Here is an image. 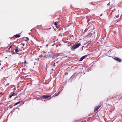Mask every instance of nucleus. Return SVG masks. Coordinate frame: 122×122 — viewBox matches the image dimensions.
I'll return each instance as SVG.
<instances>
[{
  "instance_id": "obj_22",
  "label": "nucleus",
  "mask_w": 122,
  "mask_h": 122,
  "mask_svg": "<svg viewBox=\"0 0 122 122\" xmlns=\"http://www.w3.org/2000/svg\"><path fill=\"white\" fill-rule=\"evenodd\" d=\"M12 47V46H10L9 48V49H10V48H11Z\"/></svg>"
},
{
  "instance_id": "obj_11",
  "label": "nucleus",
  "mask_w": 122,
  "mask_h": 122,
  "mask_svg": "<svg viewBox=\"0 0 122 122\" xmlns=\"http://www.w3.org/2000/svg\"><path fill=\"white\" fill-rule=\"evenodd\" d=\"M20 36L19 35L17 34L16 35H15L14 36V37H15L16 38H18Z\"/></svg>"
},
{
  "instance_id": "obj_2",
  "label": "nucleus",
  "mask_w": 122,
  "mask_h": 122,
  "mask_svg": "<svg viewBox=\"0 0 122 122\" xmlns=\"http://www.w3.org/2000/svg\"><path fill=\"white\" fill-rule=\"evenodd\" d=\"M81 45L80 43H76L75 44L72 46L71 49L73 50L78 47Z\"/></svg>"
},
{
  "instance_id": "obj_1",
  "label": "nucleus",
  "mask_w": 122,
  "mask_h": 122,
  "mask_svg": "<svg viewBox=\"0 0 122 122\" xmlns=\"http://www.w3.org/2000/svg\"><path fill=\"white\" fill-rule=\"evenodd\" d=\"M47 56L48 57L52 59L55 58L56 57V56L55 55L53 54L51 52H49L47 53Z\"/></svg>"
},
{
  "instance_id": "obj_25",
  "label": "nucleus",
  "mask_w": 122,
  "mask_h": 122,
  "mask_svg": "<svg viewBox=\"0 0 122 122\" xmlns=\"http://www.w3.org/2000/svg\"><path fill=\"white\" fill-rule=\"evenodd\" d=\"M53 66H55V63H54V65H53Z\"/></svg>"
},
{
  "instance_id": "obj_12",
  "label": "nucleus",
  "mask_w": 122,
  "mask_h": 122,
  "mask_svg": "<svg viewBox=\"0 0 122 122\" xmlns=\"http://www.w3.org/2000/svg\"><path fill=\"white\" fill-rule=\"evenodd\" d=\"M15 96V94H14V93H13L9 97L10 98H11L12 96Z\"/></svg>"
},
{
  "instance_id": "obj_10",
  "label": "nucleus",
  "mask_w": 122,
  "mask_h": 122,
  "mask_svg": "<svg viewBox=\"0 0 122 122\" xmlns=\"http://www.w3.org/2000/svg\"><path fill=\"white\" fill-rule=\"evenodd\" d=\"M115 99H114V97H111V98H110L109 99V100H110L111 101H112L113 100H114ZM109 100H108V99H107V102H108V101Z\"/></svg>"
},
{
  "instance_id": "obj_18",
  "label": "nucleus",
  "mask_w": 122,
  "mask_h": 122,
  "mask_svg": "<svg viewBox=\"0 0 122 122\" xmlns=\"http://www.w3.org/2000/svg\"><path fill=\"white\" fill-rule=\"evenodd\" d=\"M43 56L42 55H40V57H43Z\"/></svg>"
},
{
  "instance_id": "obj_9",
  "label": "nucleus",
  "mask_w": 122,
  "mask_h": 122,
  "mask_svg": "<svg viewBox=\"0 0 122 122\" xmlns=\"http://www.w3.org/2000/svg\"><path fill=\"white\" fill-rule=\"evenodd\" d=\"M18 46L16 47V48L15 49V52L16 53L18 54V53H17V52H19V50L18 49Z\"/></svg>"
},
{
  "instance_id": "obj_7",
  "label": "nucleus",
  "mask_w": 122,
  "mask_h": 122,
  "mask_svg": "<svg viewBox=\"0 0 122 122\" xmlns=\"http://www.w3.org/2000/svg\"><path fill=\"white\" fill-rule=\"evenodd\" d=\"M119 95L115 96L114 97L115 99L118 100L119 99H121V97H119Z\"/></svg>"
},
{
  "instance_id": "obj_14",
  "label": "nucleus",
  "mask_w": 122,
  "mask_h": 122,
  "mask_svg": "<svg viewBox=\"0 0 122 122\" xmlns=\"http://www.w3.org/2000/svg\"><path fill=\"white\" fill-rule=\"evenodd\" d=\"M47 54H46L44 56V58H46L47 57H48V56H47Z\"/></svg>"
},
{
  "instance_id": "obj_8",
  "label": "nucleus",
  "mask_w": 122,
  "mask_h": 122,
  "mask_svg": "<svg viewBox=\"0 0 122 122\" xmlns=\"http://www.w3.org/2000/svg\"><path fill=\"white\" fill-rule=\"evenodd\" d=\"M51 96L49 95H43L42 97V98H47L51 97Z\"/></svg>"
},
{
  "instance_id": "obj_16",
  "label": "nucleus",
  "mask_w": 122,
  "mask_h": 122,
  "mask_svg": "<svg viewBox=\"0 0 122 122\" xmlns=\"http://www.w3.org/2000/svg\"><path fill=\"white\" fill-rule=\"evenodd\" d=\"M26 39H27V40H26L27 41H29V39L28 37H26Z\"/></svg>"
},
{
  "instance_id": "obj_21",
  "label": "nucleus",
  "mask_w": 122,
  "mask_h": 122,
  "mask_svg": "<svg viewBox=\"0 0 122 122\" xmlns=\"http://www.w3.org/2000/svg\"><path fill=\"white\" fill-rule=\"evenodd\" d=\"M110 4V2H109L107 4V5H109Z\"/></svg>"
},
{
  "instance_id": "obj_17",
  "label": "nucleus",
  "mask_w": 122,
  "mask_h": 122,
  "mask_svg": "<svg viewBox=\"0 0 122 122\" xmlns=\"http://www.w3.org/2000/svg\"><path fill=\"white\" fill-rule=\"evenodd\" d=\"M15 94V95H16L18 94V93L17 92H16L15 93H14Z\"/></svg>"
},
{
  "instance_id": "obj_24",
  "label": "nucleus",
  "mask_w": 122,
  "mask_h": 122,
  "mask_svg": "<svg viewBox=\"0 0 122 122\" xmlns=\"http://www.w3.org/2000/svg\"><path fill=\"white\" fill-rule=\"evenodd\" d=\"M1 61H1L0 60V62ZM1 65V63H0V65Z\"/></svg>"
},
{
  "instance_id": "obj_20",
  "label": "nucleus",
  "mask_w": 122,
  "mask_h": 122,
  "mask_svg": "<svg viewBox=\"0 0 122 122\" xmlns=\"http://www.w3.org/2000/svg\"><path fill=\"white\" fill-rule=\"evenodd\" d=\"M87 31V30H86V29H85L84 30V31L85 32H86Z\"/></svg>"
},
{
  "instance_id": "obj_28",
  "label": "nucleus",
  "mask_w": 122,
  "mask_h": 122,
  "mask_svg": "<svg viewBox=\"0 0 122 122\" xmlns=\"http://www.w3.org/2000/svg\"><path fill=\"white\" fill-rule=\"evenodd\" d=\"M23 69L24 70L25 69L24 68Z\"/></svg>"
},
{
  "instance_id": "obj_15",
  "label": "nucleus",
  "mask_w": 122,
  "mask_h": 122,
  "mask_svg": "<svg viewBox=\"0 0 122 122\" xmlns=\"http://www.w3.org/2000/svg\"><path fill=\"white\" fill-rule=\"evenodd\" d=\"M11 53L13 54H15V53H16L15 51H12L11 52Z\"/></svg>"
},
{
  "instance_id": "obj_3",
  "label": "nucleus",
  "mask_w": 122,
  "mask_h": 122,
  "mask_svg": "<svg viewBox=\"0 0 122 122\" xmlns=\"http://www.w3.org/2000/svg\"><path fill=\"white\" fill-rule=\"evenodd\" d=\"M113 59L115 60L120 62H121V59L119 58L115 57L113 58Z\"/></svg>"
},
{
  "instance_id": "obj_27",
  "label": "nucleus",
  "mask_w": 122,
  "mask_h": 122,
  "mask_svg": "<svg viewBox=\"0 0 122 122\" xmlns=\"http://www.w3.org/2000/svg\"><path fill=\"white\" fill-rule=\"evenodd\" d=\"M25 63H26V61H25Z\"/></svg>"
},
{
  "instance_id": "obj_6",
  "label": "nucleus",
  "mask_w": 122,
  "mask_h": 122,
  "mask_svg": "<svg viewBox=\"0 0 122 122\" xmlns=\"http://www.w3.org/2000/svg\"><path fill=\"white\" fill-rule=\"evenodd\" d=\"M87 55H85L81 57L80 58L79 61H82L83 59L85 58L87 56Z\"/></svg>"
},
{
  "instance_id": "obj_5",
  "label": "nucleus",
  "mask_w": 122,
  "mask_h": 122,
  "mask_svg": "<svg viewBox=\"0 0 122 122\" xmlns=\"http://www.w3.org/2000/svg\"><path fill=\"white\" fill-rule=\"evenodd\" d=\"M101 106H98L96 107L94 109V112L98 110L100 107Z\"/></svg>"
},
{
  "instance_id": "obj_19",
  "label": "nucleus",
  "mask_w": 122,
  "mask_h": 122,
  "mask_svg": "<svg viewBox=\"0 0 122 122\" xmlns=\"http://www.w3.org/2000/svg\"><path fill=\"white\" fill-rule=\"evenodd\" d=\"M9 83H7L6 84V85L5 86H6L7 85V86H8L9 85Z\"/></svg>"
},
{
  "instance_id": "obj_4",
  "label": "nucleus",
  "mask_w": 122,
  "mask_h": 122,
  "mask_svg": "<svg viewBox=\"0 0 122 122\" xmlns=\"http://www.w3.org/2000/svg\"><path fill=\"white\" fill-rule=\"evenodd\" d=\"M54 24L57 28H59L60 25L57 22H55Z\"/></svg>"
},
{
  "instance_id": "obj_23",
  "label": "nucleus",
  "mask_w": 122,
  "mask_h": 122,
  "mask_svg": "<svg viewBox=\"0 0 122 122\" xmlns=\"http://www.w3.org/2000/svg\"><path fill=\"white\" fill-rule=\"evenodd\" d=\"M15 89H16V88H15H15H14L13 89V90H15Z\"/></svg>"
},
{
  "instance_id": "obj_26",
  "label": "nucleus",
  "mask_w": 122,
  "mask_h": 122,
  "mask_svg": "<svg viewBox=\"0 0 122 122\" xmlns=\"http://www.w3.org/2000/svg\"><path fill=\"white\" fill-rule=\"evenodd\" d=\"M18 50H19V51H21V50L20 49H18Z\"/></svg>"
},
{
  "instance_id": "obj_13",
  "label": "nucleus",
  "mask_w": 122,
  "mask_h": 122,
  "mask_svg": "<svg viewBox=\"0 0 122 122\" xmlns=\"http://www.w3.org/2000/svg\"><path fill=\"white\" fill-rule=\"evenodd\" d=\"M20 102H20V101L19 102H17L13 106H15L17 105V104H18L19 103H20Z\"/></svg>"
}]
</instances>
